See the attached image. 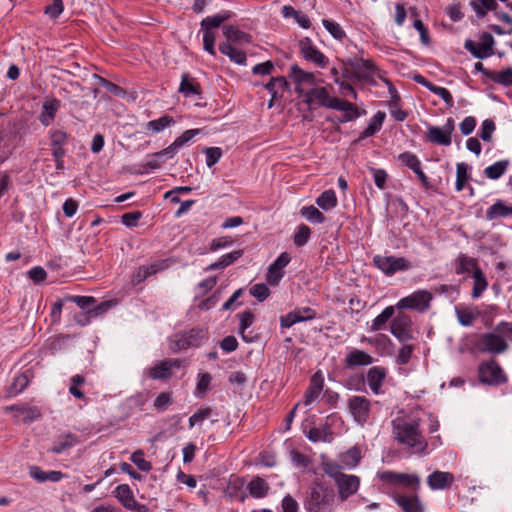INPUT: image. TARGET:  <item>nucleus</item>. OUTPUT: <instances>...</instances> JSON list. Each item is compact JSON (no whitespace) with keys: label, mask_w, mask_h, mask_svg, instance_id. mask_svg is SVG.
Returning <instances> with one entry per match:
<instances>
[{"label":"nucleus","mask_w":512,"mask_h":512,"mask_svg":"<svg viewBox=\"0 0 512 512\" xmlns=\"http://www.w3.org/2000/svg\"><path fill=\"white\" fill-rule=\"evenodd\" d=\"M392 428L394 438L405 447L409 448L412 453L421 454L427 449V442L419 430V420L398 412L392 420Z\"/></svg>","instance_id":"nucleus-1"},{"label":"nucleus","mask_w":512,"mask_h":512,"mask_svg":"<svg viewBox=\"0 0 512 512\" xmlns=\"http://www.w3.org/2000/svg\"><path fill=\"white\" fill-rule=\"evenodd\" d=\"M336 501V493L331 487L314 482L304 505L307 512H333Z\"/></svg>","instance_id":"nucleus-2"},{"label":"nucleus","mask_w":512,"mask_h":512,"mask_svg":"<svg viewBox=\"0 0 512 512\" xmlns=\"http://www.w3.org/2000/svg\"><path fill=\"white\" fill-rule=\"evenodd\" d=\"M379 478L386 484L395 488H410L416 491L420 485V478L415 474L384 471L379 473Z\"/></svg>","instance_id":"nucleus-3"},{"label":"nucleus","mask_w":512,"mask_h":512,"mask_svg":"<svg viewBox=\"0 0 512 512\" xmlns=\"http://www.w3.org/2000/svg\"><path fill=\"white\" fill-rule=\"evenodd\" d=\"M374 265L384 274L391 276L399 271H406L412 267L411 262L404 257L376 255Z\"/></svg>","instance_id":"nucleus-4"},{"label":"nucleus","mask_w":512,"mask_h":512,"mask_svg":"<svg viewBox=\"0 0 512 512\" xmlns=\"http://www.w3.org/2000/svg\"><path fill=\"white\" fill-rule=\"evenodd\" d=\"M477 348L481 352H487L492 354H501L508 349V343L502 337V334L494 332L482 334L476 344Z\"/></svg>","instance_id":"nucleus-5"},{"label":"nucleus","mask_w":512,"mask_h":512,"mask_svg":"<svg viewBox=\"0 0 512 512\" xmlns=\"http://www.w3.org/2000/svg\"><path fill=\"white\" fill-rule=\"evenodd\" d=\"M205 337L203 330H189L183 334H175L170 339V350L177 353L190 347H197Z\"/></svg>","instance_id":"nucleus-6"},{"label":"nucleus","mask_w":512,"mask_h":512,"mask_svg":"<svg viewBox=\"0 0 512 512\" xmlns=\"http://www.w3.org/2000/svg\"><path fill=\"white\" fill-rule=\"evenodd\" d=\"M223 22L224 16L222 15L206 17L201 22L204 49L211 55L215 54L214 44L217 35V30L219 29Z\"/></svg>","instance_id":"nucleus-7"},{"label":"nucleus","mask_w":512,"mask_h":512,"mask_svg":"<svg viewBox=\"0 0 512 512\" xmlns=\"http://www.w3.org/2000/svg\"><path fill=\"white\" fill-rule=\"evenodd\" d=\"M334 484L337 490L336 498L343 503L358 492L361 480L356 475L344 473Z\"/></svg>","instance_id":"nucleus-8"},{"label":"nucleus","mask_w":512,"mask_h":512,"mask_svg":"<svg viewBox=\"0 0 512 512\" xmlns=\"http://www.w3.org/2000/svg\"><path fill=\"white\" fill-rule=\"evenodd\" d=\"M454 129L455 121L450 117L446 120V123L442 127H428L426 133L427 140L433 144L449 146L452 143V134Z\"/></svg>","instance_id":"nucleus-9"},{"label":"nucleus","mask_w":512,"mask_h":512,"mask_svg":"<svg viewBox=\"0 0 512 512\" xmlns=\"http://www.w3.org/2000/svg\"><path fill=\"white\" fill-rule=\"evenodd\" d=\"M479 378L483 383L499 385L507 381L501 367L495 361L484 362L479 366Z\"/></svg>","instance_id":"nucleus-10"},{"label":"nucleus","mask_w":512,"mask_h":512,"mask_svg":"<svg viewBox=\"0 0 512 512\" xmlns=\"http://www.w3.org/2000/svg\"><path fill=\"white\" fill-rule=\"evenodd\" d=\"M432 294L427 290H418L411 295L404 297L396 304L397 308L415 309L424 311L429 307Z\"/></svg>","instance_id":"nucleus-11"},{"label":"nucleus","mask_w":512,"mask_h":512,"mask_svg":"<svg viewBox=\"0 0 512 512\" xmlns=\"http://www.w3.org/2000/svg\"><path fill=\"white\" fill-rule=\"evenodd\" d=\"M494 38L489 33H483L479 43L472 40L465 42V48L476 58L484 59L493 54Z\"/></svg>","instance_id":"nucleus-12"},{"label":"nucleus","mask_w":512,"mask_h":512,"mask_svg":"<svg viewBox=\"0 0 512 512\" xmlns=\"http://www.w3.org/2000/svg\"><path fill=\"white\" fill-rule=\"evenodd\" d=\"M65 301L74 302L79 308L85 310L86 314L93 316L102 315L110 308L108 302L95 305L96 300L92 296H68L65 298Z\"/></svg>","instance_id":"nucleus-13"},{"label":"nucleus","mask_w":512,"mask_h":512,"mask_svg":"<svg viewBox=\"0 0 512 512\" xmlns=\"http://www.w3.org/2000/svg\"><path fill=\"white\" fill-rule=\"evenodd\" d=\"M411 324L412 322L408 315L399 313L393 318L390 325V331L399 341L404 342L412 339L413 337Z\"/></svg>","instance_id":"nucleus-14"},{"label":"nucleus","mask_w":512,"mask_h":512,"mask_svg":"<svg viewBox=\"0 0 512 512\" xmlns=\"http://www.w3.org/2000/svg\"><path fill=\"white\" fill-rule=\"evenodd\" d=\"M300 52L304 59L310 61L320 68H324L328 64L327 57L313 45L310 39L305 38L300 41Z\"/></svg>","instance_id":"nucleus-15"},{"label":"nucleus","mask_w":512,"mask_h":512,"mask_svg":"<svg viewBox=\"0 0 512 512\" xmlns=\"http://www.w3.org/2000/svg\"><path fill=\"white\" fill-rule=\"evenodd\" d=\"M349 410L354 419L363 424L367 421L370 411V401L364 396H353L348 402Z\"/></svg>","instance_id":"nucleus-16"},{"label":"nucleus","mask_w":512,"mask_h":512,"mask_svg":"<svg viewBox=\"0 0 512 512\" xmlns=\"http://www.w3.org/2000/svg\"><path fill=\"white\" fill-rule=\"evenodd\" d=\"M290 78L296 84V92L300 94L304 92L305 87L312 86L316 83V78L313 73L304 71L297 65L291 66Z\"/></svg>","instance_id":"nucleus-17"},{"label":"nucleus","mask_w":512,"mask_h":512,"mask_svg":"<svg viewBox=\"0 0 512 512\" xmlns=\"http://www.w3.org/2000/svg\"><path fill=\"white\" fill-rule=\"evenodd\" d=\"M387 370L381 366H374L367 372V384L375 395L382 393L381 387L386 379Z\"/></svg>","instance_id":"nucleus-18"},{"label":"nucleus","mask_w":512,"mask_h":512,"mask_svg":"<svg viewBox=\"0 0 512 512\" xmlns=\"http://www.w3.org/2000/svg\"><path fill=\"white\" fill-rule=\"evenodd\" d=\"M454 482V475L450 472L434 471L427 478V484L432 490H444Z\"/></svg>","instance_id":"nucleus-19"},{"label":"nucleus","mask_w":512,"mask_h":512,"mask_svg":"<svg viewBox=\"0 0 512 512\" xmlns=\"http://www.w3.org/2000/svg\"><path fill=\"white\" fill-rule=\"evenodd\" d=\"M393 499L397 505L401 507L403 512H424L425 510L424 505L416 495L407 496L396 494Z\"/></svg>","instance_id":"nucleus-20"},{"label":"nucleus","mask_w":512,"mask_h":512,"mask_svg":"<svg viewBox=\"0 0 512 512\" xmlns=\"http://www.w3.org/2000/svg\"><path fill=\"white\" fill-rule=\"evenodd\" d=\"M114 494L126 508L133 509L138 506V511L144 512L145 506L137 504L129 485H118L115 488Z\"/></svg>","instance_id":"nucleus-21"},{"label":"nucleus","mask_w":512,"mask_h":512,"mask_svg":"<svg viewBox=\"0 0 512 512\" xmlns=\"http://www.w3.org/2000/svg\"><path fill=\"white\" fill-rule=\"evenodd\" d=\"M307 102L316 101L319 105L327 108H332L335 106L334 101L337 100L336 97H331L328 94V91L325 87H318L311 89L307 94Z\"/></svg>","instance_id":"nucleus-22"},{"label":"nucleus","mask_w":512,"mask_h":512,"mask_svg":"<svg viewBox=\"0 0 512 512\" xmlns=\"http://www.w3.org/2000/svg\"><path fill=\"white\" fill-rule=\"evenodd\" d=\"M200 133L199 129H189L183 132L179 137H177L174 142L165 148V152L163 154L166 155H176L178 151L187 144L190 140H192L195 136Z\"/></svg>","instance_id":"nucleus-23"},{"label":"nucleus","mask_w":512,"mask_h":512,"mask_svg":"<svg viewBox=\"0 0 512 512\" xmlns=\"http://www.w3.org/2000/svg\"><path fill=\"white\" fill-rule=\"evenodd\" d=\"M29 475L31 478L40 483L46 481L58 482L64 476L63 473L60 471H44L38 466H30Z\"/></svg>","instance_id":"nucleus-24"},{"label":"nucleus","mask_w":512,"mask_h":512,"mask_svg":"<svg viewBox=\"0 0 512 512\" xmlns=\"http://www.w3.org/2000/svg\"><path fill=\"white\" fill-rule=\"evenodd\" d=\"M373 363V358L363 350L354 349L345 357V364L348 367L367 366Z\"/></svg>","instance_id":"nucleus-25"},{"label":"nucleus","mask_w":512,"mask_h":512,"mask_svg":"<svg viewBox=\"0 0 512 512\" xmlns=\"http://www.w3.org/2000/svg\"><path fill=\"white\" fill-rule=\"evenodd\" d=\"M323 383L324 380L322 376L318 373L314 374L310 386L307 389L305 396H304V404L305 405H311L320 395L322 389H323Z\"/></svg>","instance_id":"nucleus-26"},{"label":"nucleus","mask_w":512,"mask_h":512,"mask_svg":"<svg viewBox=\"0 0 512 512\" xmlns=\"http://www.w3.org/2000/svg\"><path fill=\"white\" fill-rule=\"evenodd\" d=\"M334 104L335 106L333 109L342 111L344 113L341 122L352 121L359 117L358 109L354 104L339 98L334 101Z\"/></svg>","instance_id":"nucleus-27"},{"label":"nucleus","mask_w":512,"mask_h":512,"mask_svg":"<svg viewBox=\"0 0 512 512\" xmlns=\"http://www.w3.org/2000/svg\"><path fill=\"white\" fill-rule=\"evenodd\" d=\"M184 97H191L193 95L200 94V85L191 78L188 74H183L181 77V83L178 89Z\"/></svg>","instance_id":"nucleus-28"},{"label":"nucleus","mask_w":512,"mask_h":512,"mask_svg":"<svg viewBox=\"0 0 512 512\" xmlns=\"http://www.w3.org/2000/svg\"><path fill=\"white\" fill-rule=\"evenodd\" d=\"M59 107L60 101L57 99H50L44 102L43 111L40 115V121L44 126L50 125V123L54 120Z\"/></svg>","instance_id":"nucleus-29"},{"label":"nucleus","mask_w":512,"mask_h":512,"mask_svg":"<svg viewBox=\"0 0 512 512\" xmlns=\"http://www.w3.org/2000/svg\"><path fill=\"white\" fill-rule=\"evenodd\" d=\"M512 214V206H507L503 201L497 200L492 206L486 210V218L494 220L497 218L507 217Z\"/></svg>","instance_id":"nucleus-30"},{"label":"nucleus","mask_w":512,"mask_h":512,"mask_svg":"<svg viewBox=\"0 0 512 512\" xmlns=\"http://www.w3.org/2000/svg\"><path fill=\"white\" fill-rule=\"evenodd\" d=\"M78 443V439L73 434H65L58 437L50 451L54 454H61L67 449L72 448Z\"/></svg>","instance_id":"nucleus-31"},{"label":"nucleus","mask_w":512,"mask_h":512,"mask_svg":"<svg viewBox=\"0 0 512 512\" xmlns=\"http://www.w3.org/2000/svg\"><path fill=\"white\" fill-rule=\"evenodd\" d=\"M175 123L176 122L172 116L165 114L158 119L147 122L145 129L153 133H160L166 128L173 126Z\"/></svg>","instance_id":"nucleus-32"},{"label":"nucleus","mask_w":512,"mask_h":512,"mask_svg":"<svg viewBox=\"0 0 512 512\" xmlns=\"http://www.w3.org/2000/svg\"><path fill=\"white\" fill-rule=\"evenodd\" d=\"M287 82L283 77L272 78L266 85L265 88L269 91L272 99L269 103V107L272 106V101L277 97H281V93L285 90Z\"/></svg>","instance_id":"nucleus-33"},{"label":"nucleus","mask_w":512,"mask_h":512,"mask_svg":"<svg viewBox=\"0 0 512 512\" xmlns=\"http://www.w3.org/2000/svg\"><path fill=\"white\" fill-rule=\"evenodd\" d=\"M473 277V289L471 296L473 298H479L482 293L487 289L488 282L481 269H475L472 275Z\"/></svg>","instance_id":"nucleus-34"},{"label":"nucleus","mask_w":512,"mask_h":512,"mask_svg":"<svg viewBox=\"0 0 512 512\" xmlns=\"http://www.w3.org/2000/svg\"><path fill=\"white\" fill-rule=\"evenodd\" d=\"M250 494L256 498H262L267 495L269 484L262 478L256 477L248 484Z\"/></svg>","instance_id":"nucleus-35"},{"label":"nucleus","mask_w":512,"mask_h":512,"mask_svg":"<svg viewBox=\"0 0 512 512\" xmlns=\"http://www.w3.org/2000/svg\"><path fill=\"white\" fill-rule=\"evenodd\" d=\"M456 272L457 274L475 272V269H480L477 265V261L474 258L468 257L464 254L458 256Z\"/></svg>","instance_id":"nucleus-36"},{"label":"nucleus","mask_w":512,"mask_h":512,"mask_svg":"<svg viewBox=\"0 0 512 512\" xmlns=\"http://www.w3.org/2000/svg\"><path fill=\"white\" fill-rule=\"evenodd\" d=\"M394 307H386L377 317L371 321L370 330L379 331L385 327L387 321L394 315Z\"/></svg>","instance_id":"nucleus-37"},{"label":"nucleus","mask_w":512,"mask_h":512,"mask_svg":"<svg viewBox=\"0 0 512 512\" xmlns=\"http://www.w3.org/2000/svg\"><path fill=\"white\" fill-rule=\"evenodd\" d=\"M316 204L323 210H331L337 205V197L334 190H325L317 199Z\"/></svg>","instance_id":"nucleus-38"},{"label":"nucleus","mask_w":512,"mask_h":512,"mask_svg":"<svg viewBox=\"0 0 512 512\" xmlns=\"http://www.w3.org/2000/svg\"><path fill=\"white\" fill-rule=\"evenodd\" d=\"M487 76L497 84L512 86V68L487 73Z\"/></svg>","instance_id":"nucleus-39"},{"label":"nucleus","mask_w":512,"mask_h":512,"mask_svg":"<svg viewBox=\"0 0 512 512\" xmlns=\"http://www.w3.org/2000/svg\"><path fill=\"white\" fill-rule=\"evenodd\" d=\"M470 4L478 17H484L488 11L495 10L497 7L494 0H471Z\"/></svg>","instance_id":"nucleus-40"},{"label":"nucleus","mask_w":512,"mask_h":512,"mask_svg":"<svg viewBox=\"0 0 512 512\" xmlns=\"http://www.w3.org/2000/svg\"><path fill=\"white\" fill-rule=\"evenodd\" d=\"M212 381V376L209 373H199L198 381L195 389V396L198 398H203L207 391L210 389Z\"/></svg>","instance_id":"nucleus-41"},{"label":"nucleus","mask_w":512,"mask_h":512,"mask_svg":"<svg viewBox=\"0 0 512 512\" xmlns=\"http://www.w3.org/2000/svg\"><path fill=\"white\" fill-rule=\"evenodd\" d=\"M165 152V149H162L159 152L152 153L148 155V160L146 162V167L150 169H158L161 167L163 163H165L167 160L172 159L174 155H166L163 154Z\"/></svg>","instance_id":"nucleus-42"},{"label":"nucleus","mask_w":512,"mask_h":512,"mask_svg":"<svg viewBox=\"0 0 512 512\" xmlns=\"http://www.w3.org/2000/svg\"><path fill=\"white\" fill-rule=\"evenodd\" d=\"M307 438L312 442H329L331 441V433L327 426L323 428H311L307 434Z\"/></svg>","instance_id":"nucleus-43"},{"label":"nucleus","mask_w":512,"mask_h":512,"mask_svg":"<svg viewBox=\"0 0 512 512\" xmlns=\"http://www.w3.org/2000/svg\"><path fill=\"white\" fill-rule=\"evenodd\" d=\"M508 166L507 161H498L494 164L485 168L484 173L486 177L492 180H496L500 178L506 171Z\"/></svg>","instance_id":"nucleus-44"},{"label":"nucleus","mask_w":512,"mask_h":512,"mask_svg":"<svg viewBox=\"0 0 512 512\" xmlns=\"http://www.w3.org/2000/svg\"><path fill=\"white\" fill-rule=\"evenodd\" d=\"M301 215L312 223L321 224L325 221V216L313 205L305 206L300 211Z\"/></svg>","instance_id":"nucleus-45"},{"label":"nucleus","mask_w":512,"mask_h":512,"mask_svg":"<svg viewBox=\"0 0 512 512\" xmlns=\"http://www.w3.org/2000/svg\"><path fill=\"white\" fill-rule=\"evenodd\" d=\"M172 375L169 365L162 361L149 369V376L152 379H167Z\"/></svg>","instance_id":"nucleus-46"},{"label":"nucleus","mask_w":512,"mask_h":512,"mask_svg":"<svg viewBox=\"0 0 512 512\" xmlns=\"http://www.w3.org/2000/svg\"><path fill=\"white\" fill-rule=\"evenodd\" d=\"M468 165L465 163H458L456 167V190L462 191L468 178Z\"/></svg>","instance_id":"nucleus-47"},{"label":"nucleus","mask_w":512,"mask_h":512,"mask_svg":"<svg viewBox=\"0 0 512 512\" xmlns=\"http://www.w3.org/2000/svg\"><path fill=\"white\" fill-rule=\"evenodd\" d=\"M239 320V333L244 340H247L245 336V330L250 327L254 321V315L250 310H245L242 313L237 314Z\"/></svg>","instance_id":"nucleus-48"},{"label":"nucleus","mask_w":512,"mask_h":512,"mask_svg":"<svg viewBox=\"0 0 512 512\" xmlns=\"http://www.w3.org/2000/svg\"><path fill=\"white\" fill-rule=\"evenodd\" d=\"M29 384V379L26 374H19L15 376L11 386L9 387L10 395H17L21 393Z\"/></svg>","instance_id":"nucleus-49"},{"label":"nucleus","mask_w":512,"mask_h":512,"mask_svg":"<svg viewBox=\"0 0 512 512\" xmlns=\"http://www.w3.org/2000/svg\"><path fill=\"white\" fill-rule=\"evenodd\" d=\"M355 69L357 74L364 79L372 77L375 72L374 64L370 60L364 59L358 62Z\"/></svg>","instance_id":"nucleus-50"},{"label":"nucleus","mask_w":512,"mask_h":512,"mask_svg":"<svg viewBox=\"0 0 512 512\" xmlns=\"http://www.w3.org/2000/svg\"><path fill=\"white\" fill-rule=\"evenodd\" d=\"M211 415H212L211 408L199 409L189 418V427L192 428L195 425H201L203 423V421L210 418Z\"/></svg>","instance_id":"nucleus-51"},{"label":"nucleus","mask_w":512,"mask_h":512,"mask_svg":"<svg viewBox=\"0 0 512 512\" xmlns=\"http://www.w3.org/2000/svg\"><path fill=\"white\" fill-rule=\"evenodd\" d=\"M323 26L326 28V30L335 38L338 40H341L345 37V31L342 29V27L335 21L324 19L322 21Z\"/></svg>","instance_id":"nucleus-52"},{"label":"nucleus","mask_w":512,"mask_h":512,"mask_svg":"<svg viewBox=\"0 0 512 512\" xmlns=\"http://www.w3.org/2000/svg\"><path fill=\"white\" fill-rule=\"evenodd\" d=\"M206 155V165L211 168L222 157V149L219 147H208L203 150Z\"/></svg>","instance_id":"nucleus-53"},{"label":"nucleus","mask_w":512,"mask_h":512,"mask_svg":"<svg viewBox=\"0 0 512 512\" xmlns=\"http://www.w3.org/2000/svg\"><path fill=\"white\" fill-rule=\"evenodd\" d=\"M131 461L144 472H149L152 469V465L149 461L144 459V453L142 450H137L131 455Z\"/></svg>","instance_id":"nucleus-54"},{"label":"nucleus","mask_w":512,"mask_h":512,"mask_svg":"<svg viewBox=\"0 0 512 512\" xmlns=\"http://www.w3.org/2000/svg\"><path fill=\"white\" fill-rule=\"evenodd\" d=\"M51 147H63L68 141V134L60 129L50 131Z\"/></svg>","instance_id":"nucleus-55"},{"label":"nucleus","mask_w":512,"mask_h":512,"mask_svg":"<svg viewBox=\"0 0 512 512\" xmlns=\"http://www.w3.org/2000/svg\"><path fill=\"white\" fill-rule=\"evenodd\" d=\"M64 10L62 0H53L52 4L45 7L44 13L52 19L58 18Z\"/></svg>","instance_id":"nucleus-56"},{"label":"nucleus","mask_w":512,"mask_h":512,"mask_svg":"<svg viewBox=\"0 0 512 512\" xmlns=\"http://www.w3.org/2000/svg\"><path fill=\"white\" fill-rule=\"evenodd\" d=\"M226 39L235 42H248V35L241 32L234 26H226Z\"/></svg>","instance_id":"nucleus-57"},{"label":"nucleus","mask_w":512,"mask_h":512,"mask_svg":"<svg viewBox=\"0 0 512 512\" xmlns=\"http://www.w3.org/2000/svg\"><path fill=\"white\" fill-rule=\"evenodd\" d=\"M172 404L170 394L166 392L160 393L154 400V407L157 411L163 412Z\"/></svg>","instance_id":"nucleus-58"},{"label":"nucleus","mask_w":512,"mask_h":512,"mask_svg":"<svg viewBox=\"0 0 512 512\" xmlns=\"http://www.w3.org/2000/svg\"><path fill=\"white\" fill-rule=\"evenodd\" d=\"M399 159L405 166L409 167L413 171L417 170L418 167L421 165L417 156L410 152H404L400 154Z\"/></svg>","instance_id":"nucleus-59"},{"label":"nucleus","mask_w":512,"mask_h":512,"mask_svg":"<svg viewBox=\"0 0 512 512\" xmlns=\"http://www.w3.org/2000/svg\"><path fill=\"white\" fill-rule=\"evenodd\" d=\"M310 233V228L308 226L300 225L294 235V243L297 246H303L309 240Z\"/></svg>","instance_id":"nucleus-60"},{"label":"nucleus","mask_w":512,"mask_h":512,"mask_svg":"<svg viewBox=\"0 0 512 512\" xmlns=\"http://www.w3.org/2000/svg\"><path fill=\"white\" fill-rule=\"evenodd\" d=\"M283 276L284 271L278 269L275 265L271 264L268 268L266 280L270 285L276 286L278 285Z\"/></svg>","instance_id":"nucleus-61"},{"label":"nucleus","mask_w":512,"mask_h":512,"mask_svg":"<svg viewBox=\"0 0 512 512\" xmlns=\"http://www.w3.org/2000/svg\"><path fill=\"white\" fill-rule=\"evenodd\" d=\"M226 55L230 58L231 61L239 64L244 65L246 62V54L238 50L232 46H226Z\"/></svg>","instance_id":"nucleus-62"},{"label":"nucleus","mask_w":512,"mask_h":512,"mask_svg":"<svg viewBox=\"0 0 512 512\" xmlns=\"http://www.w3.org/2000/svg\"><path fill=\"white\" fill-rule=\"evenodd\" d=\"M430 91L439 96L448 107L454 105L453 97L446 88L433 85V87H430Z\"/></svg>","instance_id":"nucleus-63"},{"label":"nucleus","mask_w":512,"mask_h":512,"mask_svg":"<svg viewBox=\"0 0 512 512\" xmlns=\"http://www.w3.org/2000/svg\"><path fill=\"white\" fill-rule=\"evenodd\" d=\"M250 294L262 302L269 296L270 291L265 284H255L251 287Z\"/></svg>","instance_id":"nucleus-64"}]
</instances>
